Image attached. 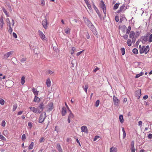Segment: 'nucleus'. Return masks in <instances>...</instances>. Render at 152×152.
<instances>
[{
    "label": "nucleus",
    "instance_id": "nucleus-10",
    "mask_svg": "<svg viewBox=\"0 0 152 152\" xmlns=\"http://www.w3.org/2000/svg\"><path fill=\"white\" fill-rule=\"evenodd\" d=\"M113 100L114 102V104L117 106L118 105L119 101L117 97L114 96L113 97Z\"/></svg>",
    "mask_w": 152,
    "mask_h": 152
},
{
    "label": "nucleus",
    "instance_id": "nucleus-23",
    "mask_svg": "<svg viewBox=\"0 0 152 152\" xmlns=\"http://www.w3.org/2000/svg\"><path fill=\"white\" fill-rule=\"evenodd\" d=\"M81 129L82 130V131L83 132H85L87 130V127L85 126H82L81 127Z\"/></svg>",
    "mask_w": 152,
    "mask_h": 152
},
{
    "label": "nucleus",
    "instance_id": "nucleus-39",
    "mask_svg": "<svg viewBox=\"0 0 152 152\" xmlns=\"http://www.w3.org/2000/svg\"><path fill=\"white\" fill-rule=\"evenodd\" d=\"M17 107V105L16 104H15L13 106V108L12 109V111H15Z\"/></svg>",
    "mask_w": 152,
    "mask_h": 152
},
{
    "label": "nucleus",
    "instance_id": "nucleus-8",
    "mask_svg": "<svg viewBox=\"0 0 152 152\" xmlns=\"http://www.w3.org/2000/svg\"><path fill=\"white\" fill-rule=\"evenodd\" d=\"M135 96L137 97L138 99H139L141 95V90H137L135 92Z\"/></svg>",
    "mask_w": 152,
    "mask_h": 152
},
{
    "label": "nucleus",
    "instance_id": "nucleus-20",
    "mask_svg": "<svg viewBox=\"0 0 152 152\" xmlns=\"http://www.w3.org/2000/svg\"><path fill=\"white\" fill-rule=\"evenodd\" d=\"M135 35V33L133 31H131L129 34V37L131 39L134 38Z\"/></svg>",
    "mask_w": 152,
    "mask_h": 152
},
{
    "label": "nucleus",
    "instance_id": "nucleus-42",
    "mask_svg": "<svg viewBox=\"0 0 152 152\" xmlns=\"http://www.w3.org/2000/svg\"><path fill=\"white\" fill-rule=\"evenodd\" d=\"M99 100H97L95 102V106L96 107H97L98 106L99 104Z\"/></svg>",
    "mask_w": 152,
    "mask_h": 152
},
{
    "label": "nucleus",
    "instance_id": "nucleus-36",
    "mask_svg": "<svg viewBox=\"0 0 152 152\" xmlns=\"http://www.w3.org/2000/svg\"><path fill=\"white\" fill-rule=\"evenodd\" d=\"M76 50V48L74 47H72V50L71 51V53L72 55L74 53V52Z\"/></svg>",
    "mask_w": 152,
    "mask_h": 152
},
{
    "label": "nucleus",
    "instance_id": "nucleus-52",
    "mask_svg": "<svg viewBox=\"0 0 152 152\" xmlns=\"http://www.w3.org/2000/svg\"><path fill=\"white\" fill-rule=\"evenodd\" d=\"M6 122L4 120H3L1 123V125L3 127H4L5 126Z\"/></svg>",
    "mask_w": 152,
    "mask_h": 152
},
{
    "label": "nucleus",
    "instance_id": "nucleus-7",
    "mask_svg": "<svg viewBox=\"0 0 152 152\" xmlns=\"http://www.w3.org/2000/svg\"><path fill=\"white\" fill-rule=\"evenodd\" d=\"M89 27L90 28L91 30L92 31L93 33L95 34V35H97V32L96 31V28L93 25V24H92Z\"/></svg>",
    "mask_w": 152,
    "mask_h": 152
},
{
    "label": "nucleus",
    "instance_id": "nucleus-45",
    "mask_svg": "<svg viewBox=\"0 0 152 152\" xmlns=\"http://www.w3.org/2000/svg\"><path fill=\"white\" fill-rule=\"evenodd\" d=\"M21 139L23 140H25V139H26V136L25 134H23L22 135V136Z\"/></svg>",
    "mask_w": 152,
    "mask_h": 152
},
{
    "label": "nucleus",
    "instance_id": "nucleus-60",
    "mask_svg": "<svg viewBox=\"0 0 152 152\" xmlns=\"http://www.w3.org/2000/svg\"><path fill=\"white\" fill-rule=\"evenodd\" d=\"M148 138L151 139L152 138V134H148Z\"/></svg>",
    "mask_w": 152,
    "mask_h": 152
},
{
    "label": "nucleus",
    "instance_id": "nucleus-56",
    "mask_svg": "<svg viewBox=\"0 0 152 152\" xmlns=\"http://www.w3.org/2000/svg\"><path fill=\"white\" fill-rule=\"evenodd\" d=\"M12 35L15 38H16L17 37V35L16 34L15 32H13L12 34Z\"/></svg>",
    "mask_w": 152,
    "mask_h": 152
},
{
    "label": "nucleus",
    "instance_id": "nucleus-17",
    "mask_svg": "<svg viewBox=\"0 0 152 152\" xmlns=\"http://www.w3.org/2000/svg\"><path fill=\"white\" fill-rule=\"evenodd\" d=\"M56 148L59 152H63L62 150L60 144L59 143H57V144Z\"/></svg>",
    "mask_w": 152,
    "mask_h": 152
},
{
    "label": "nucleus",
    "instance_id": "nucleus-58",
    "mask_svg": "<svg viewBox=\"0 0 152 152\" xmlns=\"http://www.w3.org/2000/svg\"><path fill=\"white\" fill-rule=\"evenodd\" d=\"M28 125L31 128L32 127V123L31 122H29L28 123Z\"/></svg>",
    "mask_w": 152,
    "mask_h": 152
},
{
    "label": "nucleus",
    "instance_id": "nucleus-30",
    "mask_svg": "<svg viewBox=\"0 0 152 152\" xmlns=\"http://www.w3.org/2000/svg\"><path fill=\"white\" fill-rule=\"evenodd\" d=\"M69 111L70 113L68 116V118H73L74 117L73 114H72L71 111L70 110H69Z\"/></svg>",
    "mask_w": 152,
    "mask_h": 152
},
{
    "label": "nucleus",
    "instance_id": "nucleus-32",
    "mask_svg": "<svg viewBox=\"0 0 152 152\" xmlns=\"http://www.w3.org/2000/svg\"><path fill=\"white\" fill-rule=\"evenodd\" d=\"M132 52L134 54H138V51L137 48H134L133 49Z\"/></svg>",
    "mask_w": 152,
    "mask_h": 152
},
{
    "label": "nucleus",
    "instance_id": "nucleus-48",
    "mask_svg": "<svg viewBox=\"0 0 152 152\" xmlns=\"http://www.w3.org/2000/svg\"><path fill=\"white\" fill-rule=\"evenodd\" d=\"M149 42H152V34H151L149 37V39H148Z\"/></svg>",
    "mask_w": 152,
    "mask_h": 152
},
{
    "label": "nucleus",
    "instance_id": "nucleus-31",
    "mask_svg": "<svg viewBox=\"0 0 152 152\" xmlns=\"http://www.w3.org/2000/svg\"><path fill=\"white\" fill-rule=\"evenodd\" d=\"M25 77L24 76H23L21 78V83L22 85L24 84L25 83Z\"/></svg>",
    "mask_w": 152,
    "mask_h": 152
},
{
    "label": "nucleus",
    "instance_id": "nucleus-4",
    "mask_svg": "<svg viewBox=\"0 0 152 152\" xmlns=\"http://www.w3.org/2000/svg\"><path fill=\"white\" fill-rule=\"evenodd\" d=\"M83 18L85 22L88 27L93 24L86 17H83Z\"/></svg>",
    "mask_w": 152,
    "mask_h": 152
},
{
    "label": "nucleus",
    "instance_id": "nucleus-14",
    "mask_svg": "<svg viewBox=\"0 0 152 152\" xmlns=\"http://www.w3.org/2000/svg\"><path fill=\"white\" fill-rule=\"evenodd\" d=\"M0 28L2 30L3 29V27L4 24V21L3 18L2 17H1L0 18Z\"/></svg>",
    "mask_w": 152,
    "mask_h": 152
},
{
    "label": "nucleus",
    "instance_id": "nucleus-29",
    "mask_svg": "<svg viewBox=\"0 0 152 152\" xmlns=\"http://www.w3.org/2000/svg\"><path fill=\"white\" fill-rule=\"evenodd\" d=\"M34 145V142H31L30 144L29 145V146L28 147V149L29 150L32 149L33 148Z\"/></svg>",
    "mask_w": 152,
    "mask_h": 152
},
{
    "label": "nucleus",
    "instance_id": "nucleus-25",
    "mask_svg": "<svg viewBox=\"0 0 152 152\" xmlns=\"http://www.w3.org/2000/svg\"><path fill=\"white\" fill-rule=\"evenodd\" d=\"M119 119L120 122L123 123L124 121L123 117L122 115H121L119 116Z\"/></svg>",
    "mask_w": 152,
    "mask_h": 152
},
{
    "label": "nucleus",
    "instance_id": "nucleus-16",
    "mask_svg": "<svg viewBox=\"0 0 152 152\" xmlns=\"http://www.w3.org/2000/svg\"><path fill=\"white\" fill-rule=\"evenodd\" d=\"M29 109L33 112L36 113L37 112L38 109L35 107H30Z\"/></svg>",
    "mask_w": 152,
    "mask_h": 152
},
{
    "label": "nucleus",
    "instance_id": "nucleus-34",
    "mask_svg": "<svg viewBox=\"0 0 152 152\" xmlns=\"http://www.w3.org/2000/svg\"><path fill=\"white\" fill-rule=\"evenodd\" d=\"M121 50L122 55H124L125 53V48H122L121 49Z\"/></svg>",
    "mask_w": 152,
    "mask_h": 152
},
{
    "label": "nucleus",
    "instance_id": "nucleus-41",
    "mask_svg": "<svg viewBox=\"0 0 152 152\" xmlns=\"http://www.w3.org/2000/svg\"><path fill=\"white\" fill-rule=\"evenodd\" d=\"M87 5V6L88 8V9H89V10L91 11H92V8L91 7V5L90 4H88Z\"/></svg>",
    "mask_w": 152,
    "mask_h": 152
},
{
    "label": "nucleus",
    "instance_id": "nucleus-11",
    "mask_svg": "<svg viewBox=\"0 0 152 152\" xmlns=\"http://www.w3.org/2000/svg\"><path fill=\"white\" fill-rule=\"evenodd\" d=\"M38 33L41 38L43 40H45V36L43 32L39 30Z\"/></svg>",
    "mask_w": 152,
    "mask_h": 152
},
{
    "label": "nucleus",
    "instance_id": "nucleus-40",
    "mask_svg": "<svg viewBox=\"0 0 152 152\" xmlns=\"http://www.w3.org/2000/svg\"><path fill=\"white\" fill-rule=\"evenodd\" d=\"M27 58H22L20 60V61L22 63H23L26 60Z\"/></svg>",
    "mask_w": 152,
    "mask_h": 152
},
{
    "label": "nucleus",
    "instance_id": "nucleus-13",
    "mask_svg": "<svg viewBox=\"0 0 152 152\" xmlns=\"http://www.w3.org/2000/svg\"><path fill=\"white\" fill-rule=\"evenodd\" d=\"M148 36H142V37L141 38V39H142V42L143 43H145L147 41L148 39Z\"/></svg>",
    "mask_w": 152,
    "mask_h": 152
},
{
    "label": "nucleus",
    "instance_id": "nucleus-49",
    "mask_svg": "<svg viewBox=\"0 0 152 152\" xmlns=\"http://www.w3.org/2000/svg\"><path fill=\"white\" fill-rule=\"evenodd\" d=\"M128 35H127V34H126V33L123 37L125 39H128Z\"/></svg>",
    "mask_w": 152,
    "mask_h": 152
},
{
    "label": "nucleus",
    "instance_id": "nucleus-63",
    "mask_svg": "<svg viewBox=\"0 0 152 152\" xmlns=\"http://www.w3.org/2000/svg\"><path fill=\"white\" fill-rule=\"evenodd\" d=\"M126 132L123 133V139H124L126 137Z\"/></svg>",
    "mask_w": 152,
    "mask_h": 152
},
{
    "label": "nucleus",
    "instance_id": "nucleus-15",
    "mask_svg": "<svg viewBox=\"0 0 152 152\" xmlns=\"http://www.w3.org/2000/svg\"><path fill=\"white\" fill-rule=\"evenodd\" d=\"M66 109L65 107H63L62 109L61 114L63 116H64L66 113Z\"/></svg>",
    "mask_w": 152,
    "mask_h": 152
},
{
    "label": "nucleus",
    "instance_id": "nucleus-44",
    "mask_svg": "<svg viewBox=\"0 0 152 152\" xmlns=\"http://www.w3.org/2000/svg\"><path fill=\"white\" fill-rule=\"evenodd\" d=\"M125 7V4H124L121 6L120 7L119 9L122 11L124 9Z\"/></svg>",
    "mask_w": 152,
    "mask_h": 152
},
{
    "label": "nucleus",
    "instance_id": "nucleus-9",
    "mask_svg": "<svg viewBox=\"0 0 152 152\" xmlns=\"http://www.w3.org/2000/svg\"><path fill=\"white\" fill-rule=\"evenodd\" d=\"M13 53V51H11L8 52L6 53V54H4V58H8L10 55L12 54Z\"/></svg>",
    "mask_w": 152,
    "mask_h": 152
},
{
    "label": "nucleus",
    "instance_id": "nucleus-19",
    "mask_svg": "<svg viewBox=\"0 0 152 152\" xmlns=\"http://www.w3.org/2000/svg\"><path fill=\"white\" fill-rule=\"evenodd\" d=\"M51 81L49 78H48L47 80L46 83L47 87H49L51 86Z\"/></svg>",
    "mask_w": 152,
    "mask_h": 152
},
{
    "label": "nucleus",
    "instance_id": "nucleus-28",
    "mask_svg": "<svg viewBox=\"0 0 152 152\" xmlns=\"http://www.w3.org/2000/svg\"><path fill=\"white\" fill-rule=\"evenodd\" d=\"M92 2L93 7L94 9V10H95L96 12H97L98 11H99V10H98V8H97V7L95 6L94 2L92 1Z\"/></svg>",
    "mask_w": 152,
    "mask_h": 152
},
{
    "label": "nucleus",
    "instance_id": "nucleus-51",
    "mask_svg": "<svg viewBox=\"0 0 152 152\" xmlns=\"http://www.w3.org/2000/svg\"><path fill=\"white\" fill-rule=\"evenodd\" d=\"M96 12L97 13L98 15V16L99 17V18H100L101 19L102 16H101V15L99 11H98L97 12Z\"/></svg>",
    "mask_w": 152,
    "mask_h": 152
},
{
    "label": "nucleus",
    "instance_id": "nucleus-55",
    "mask_svg": "<svg viewBox=\"0 0 152 152\" xmlns=\"http://www.w3.org/2000/svg\"><path fill=\"white\" fill-rule=\"evenodd\" d=\"M13 30L11 27L9 28V29L8 30V32L10 34H11L12 31Z\"/></svg>",
    "mask_w": 152,
    "mask_h": 152
},
{
    "label": "nucleus",
    "instance_id": "nucleus-43",
    "mask_svg": "<svg viewBox=\"0 0 152 152\" xmlns=\"http://www.w3.org/2000/svg\"><path fill=\"white\" fill-rule=\"evenodd\" d=\"M88 88V85H86L85 86V87L84 88V90L85 92L87 93V89Z\"/></svg>",
    "mask_w": 152,
    "mask_h": 152
},
{
    "label": "nucleus",
    "instance_id": "nucleus-3",
    "mask_svg": "<svg viewBox=\"0 0 152 152\" xmlns=\"http://www.w3.org/2000/svg\"><path fill=\"white\" fill-rule=\"evenodd\" d=\"M100 6L101 8L103 10V12L104 14H106V9L105 5L104 3L103 0H101L100 2Z\"/></svg>",
    "mask_w": 152,
    "mask_h": 152
},
{
    "label": "nucleus",
    "instance_id": "nucleus-59",
    "mask_svg": "<svg viewBox=\"0 0 152 152\" xmlns=\"http://www.w3.org/2000/svg\"><path fill=\"white\" fill-rule=\"evenodd\" d=\"M83 50H82V51H80V52H79L77 53L76 54V55L77 56H79L82 53V52H83Z\"/></svg>",
    "mask_w": 152,
    "mask_h": 152
},
{
    "label": "nucleus",
    "instance_id": "nucleus-22",
    "mask_svg": "<svg viewBox=\"0 0 152 152\" xmlns=\"http://www.w3.org/2000/svg\"><path fill=\"white\" fill-rule=\"evenodd\" d=\"M32 91L34 94L35 95H38L39 92L35 88H32Z\"/></svg>",
    "mask_w": 152,
    "mask_h": 152
},
{
    "label": "nucleus",
    "instance_id": "nucleus-38",
    "mask_svg": "<svg viewBox=\"0 0 152 152\" xmlns=\"http://www.w3.org/2000/svg\"><path fill=\"white\" fill-rule=\"evenodd\" d=\"M0 103L2 105L4 104V100L1 98H0Z\"/></svg>",
    "mask_w": 152,
    "mask_h": 152
},
{
    "label": "nucleus",
    "instance_id": "nucleus-37",
    "mask_svg": "<svg viewBox=\"0 0 152 152\" xmlns=\"http://www.w3.org/2000/svg\"><path fill=\"white\" fill-rule=\"evenodd\" d=\"M127 43L129 46H130L131 45L132 42L131 40L130 39H128L127 40Z\"/></svg>",
    "mask_w": 152,
    "mask_h": 152
},
{
    "label": "nucleus",
    "instance_id": "nucleus-18",
    "mask_svg": "<svg viewBox=\"0 0 152 152\" xmlns=\"http://www.w3.org/2000/svg\"><path fill=\"white\" fill-rule=\"evenodd\" d=\"M110 152H117V149L116 148H114L113 147L111 148L110 149Z\"/></svg>",
    "mask_w": 152,
    "mask_h": 152
},
{
    "label": "nucleus",
    "instance_id": "nucleus-2",
    "mask_svg": "<svg viewBox=\"0 0 152 152\" xmlns=\"http://www.w3.org/2000/svg\"><path fill=\"white\" fill-rule=\"evenodd\" d=\"M43 113H44V114L43 113H42L40 115L38 121L39 123H42L43 122L46 117L45 112H44Z\"/></svg>",
    "mask_w": 152,
    "mask_h": 152
},
{
    "label": "nucleus",
    "instance_id": "nucleus-57",
    "mask_svg": "<svg viewBox=\"0 0 152 152\" xmlns=\"http://www.w3.org/2000/svg\"><path fill=\"white\" fill-rule=\"evenodd\" d=\"M86 38L88 39H89L90 38L88 32L86 34Z\"/></svg>",
    "mask_w": 152,
    "mask_h": 152
},
{
    "label": "nucleus",
    "instance_id": "nucleus-12",
    "mask_svg": "<svg viewBox=\"0 0 152 152\" xmlns=\"http://www.w3.org/2000/svg\"><path fill=\"white\" fill-rule=\"evenodd\" d=\"M48 110L49 111L52 110L53 108V104L52 102H50L48 104Z\"/></svg>",
    "mask_w": 152,
    "mask_h": 152
},
{
    "label": "nucleus",
    "instance_id": "nucleus-50",
    "mask_svg": "<svg viewBox=\"0 0 152 152\" xmlns=\"http://www.w3.org/2000/svg\"><path fill=\"white\" fill-rule=\"evenodd\" d=\"M0 139L2 140H5V138L2 135L0 134Z\"/></svg>",
    "mask_w": 152,
    "mask_h": 152
},
{
    "label": "nucleus",
    "instance_id": "nucleus-27",
    "mask_svg": "<svg viewBox=\"0 0 152 152\" xmlns=\"http://www.w3.org/2000/svg\"><path fill=\"white\" fill-rule=\"evenodd\" d=\"M64 31L66 34H69L70 32V30L68 27H67L64 29Z\"/></svg>",
    "mask_w": 152,
    "mask_h": 152
},
{
    "label": "nucleus",
    "instance_id": "nucleus-54",
    "mask_svg": "<svg viewBox=\"0 0 152 152\" xmlns=\"http://www.w3.org/2000/svg\"><path fill=\"white\" fill-rule=\"evenodd\" d=\"M99 138V136H96L94 139V141H96Z\"/></svg>",
    "mask_w": 152,
    "mask_h": 152
},
{
    "label": "nucleus",
    "instance_id": "nucleus-26",
    "mask_svg": "<svg viewBox=\"0 0 152 152\" xmlns=\"http://www.w3.org/2000/svg\"><path fill=\"white\" fill-rule=\"evenodd\" d=\"M40 100V99H39V97H38L37 95H35V96L34 99V101L36 102H39Z\"/></svg>",
    "mask_w": 152,
    "mask_h": 152
},
{
    "label": "nucleus",
    "instance_id": "nucleus-24",
    "mask_svg": "<svg viewBox=\"0 0 152 152\" xmlns=\"http://www.w3.org/2000/svg\"><path fill=\"white\" fill-rule=\"evenodd\" d=\"M44 104L43 103H41L39 106V107L41 111H43L44 109Z\"/></svg>",
    "mask_w": 152,
    "mask_h": 152
},
{
    "label": "nucleus",
    "instance_id": "nucleus-35",
    "mask_svg": "<svg viewBox=\"0 0 152 152\" xmlns=\"http://www.w3.org/2000/svg\"><path fill=\"white\" fill-rule=\"evenodd\" d=\"M119 4L116 3L115 4L113 7L114 10H116L118 7V6Z\"/></svg>",
    "mask_w": 152,
    "mask_h": 152
},
{
    "label": "nucleus",
    "instance_id": "nucleus-6",
    "mask_svg": "<svg viewBox=\"0 0 152 152\" xmlns=\"http://www.w3.org/2000/svg\"><path fill=\"white\" fill-rule=\"evenodd\" d=\"M13 84V82L10 80H8L6 81L5 85H6V86L10 88L12 87Z\"/></svg>",
    "mask_w": 152,
    "mask_h": 152
},
{
    "label": "nucleus",
    "instance_id": "nucleus-62",
    "mask_svg": "<svg viewBox=\"0 0 152 152\" xmlns=\"http://www.w3.org/2000/svg\"><path fill=\"white\" fill-rule=\"evenodd\" d=\"M148 96L147 95H145L144 96L143 98L144 99H146L148 98Z\"/></svg>",
    "mask_w": 152,
    "mask_h": 152
},
{
    "label": "nucleus",
    "instance_id": "nucleus-53",
    "mask_svg": "<svg viewBox=\"0 0 152 152\" xmlns=\"http://www.w3.org/2000/svg\"><path fill=\"white\" fill-rule=\"evenodd\" d=\"M115 19L116 22H118L119 21V18L118 16H115Z\"/></svg>",
    "mask_w": 152,
    "mask_h": 152
},
{
    "label": "nucleus",
    "instance_id": "nucleus-47",
    "mask_svg": "<svg viewBox=\"0 0 152 152\" xmlns=\"http://www.w3.org/2000/svg\"><path fill=\"white\" fill-rule=\"evenodd\" d=\"M45 139L43 137H42L39 140V142L40 143H41L44 142Z\"/></svg>",
    "mask_w": 152,
    "mask_h": 152
},
{
    "label": "nucleus",
    "instance_id": "nucleus-46",
    "mask_svg": "<svg viewBox=\"0 0 152 152\" xmlns=\"http://www.w3.org/2000/svg\"><path fill=\"white\" fill-rule=\"evenodd\" d=\"M40 1L42 6H44L45 5V2L44 0H40Z\"/></svg>",
    "mask_w": 152,
    "mask_h": 152
},
{
    "label": "nucleus",
    "instance_id": "nucleus-1",
    "mask_svg": "<svg viewBox=\"0 0 152 152\" xmlns=\"http://www.w3.org/2000/svg\"><path fill=\"white\" fill-rule=\"evenodd\" d=\"M150 50L149 45L147 46L145 48V46H143L139 50V52L140 54L143 53L145 52V54H146Z\"/></svg>",
    "mask_w": 152,
    "mask_h": 152
},
{
    "label": "nucleus",
    "instance_id": "nucleus-5",
    "mask_svg": "<svg viewBox=\"0 0 152 152\" xmlns=\"http://www.w3.org/2000/svg\"><path fill=\"white\" fill-rule=\"evenodd\" d=\"M48 24V22L46 18H45L42 21V24L43 27L46 29L48 28L47 25Z\"/></svg>",
    "mask_w": 152,
    "mask_h": 152
},
{
    "label": "nucleus",
    "instance_id": "nucleus-33",
    "mask_svg": "<svg viewBox=\"0 0 152 152\" xmlns=\"http://www.w3.org/2000/svg\"><path fill=\"white\" fill-rule=\"evenodd\" d=\"M131 27L130 26H129L128 28L126 29V34H129L130 32V31L131 30Z\"/></svg>",
    "mask_w": 152,
    "mask_h": 152
},
{
    "label": "nucleus",
    "instance_id": "nucleus-21",
    "mask_svg": "<svg viewBox=\"0 0 152 152\" xmlns=\"http://www.w3.org/2000/svg\"><path fill=\"white\" fill-rule=\"evenodd\" d=\"M134 144V141H131V142L130 148L131 150L135 149Z\"/></svg>",
    "mask_w": 152,
    "mask_h": 152
},
{
    "label": "nucleus",
    "instance_id": "nucleus-61",
    "mask_svg": "<svg viewBox=\"0 0 152 152\" xmlns=\"http://www.w3.org/2000/svg\"><path fill=\"white\" fill-rule=\"evenodd\" d=\"M23 111H20L18 113L17 115H21L22 113H23Z\"/></svg>",
    "mask_w": 152,
    "mask_h": 152
},
{
    "label": "nucleus",
    "instance_id": "nucleus-64",
    "mask_svg": "<svg viewBox=\"0 0 152 152\" xmlns=\"http://www.w3.org/2000/svg\"><path fill=\"white\" fill-rule=\"evenodd\" d=\"M3 11L4 12L6 15H7V11L4 8L3 9Z\"/></svg>",
    "mask_w": 152,
    "mask_h": 152
}]
</instances>
